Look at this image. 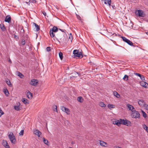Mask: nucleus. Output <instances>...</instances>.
Returning <instances> with one entry per match:
<instances>
[{
    "instance_id": "57",
    "label": "nucleus",
    "mask_w": 148,
    "mask_h": 148,
    "mask_svg": "<svg viewBox=\"0 0 148 148\" xmlns=\"http://www.w3.org/2000/svg\"><path fill=\"white\" fill-rule=\"evenodd\" d=\"M146 34H147V35H148V32H146Z\"/></svg>"
},
{
    "instance_id": "50",
    "label": "nucleus",
    "mask_w": 148,
    "mask_h": 148,
    "mask_svg": "<svg viewBox=\"0 0 148 148\" xmlns=\"http://www.w3.org/2000/svg\"><path fill=\"white\" fill-rule=\"evenodd\" d=\"M42 13L44 16H45L46 15V13L45 11H42Z\"/></svg>"
},
{
    "instance_id": "28",
    "label": "nucleus",
    "mask_w": 148,
    "mask_h": 148,
    "mask_svg": "<svg viewBox=\"0 0 148 148\" xmlns=\"http://www.w3.org/2000/svg\"><path fill=\"white\" fill-rule=\"evenodd\" d=\"M77 100L78 101L81 103L82 102L83 100L82 97H78L77 98Z\"/></svg>"
},
{
    "instance_id": "54",
    "label": "nucleus",
    "mask_w": 148,
    "mask_h": 148,
    "mask_svg": "<svg viewBox=\"0 0 148 148\" xmlns=\"http://www.w3.org/2000/svg\"><path fill=\"white\" fill-rule=\"evenodd\" d=\"M17 106H19L20 105V103L19 102H18L17 103Z\"/></svg>"
},
{
    "instance_id": "5",
    "label": "nucleus",
    "mask_w": 148,
    "mask_h": 148,
    "mask_svg": "<svg viewBox=\"0 0 148 148\" xmlns=\"http://www.w3.org/2000/svg\"><path fill=\"white\" fill-rule=\"evenodd\" d=\"M73 53L74 54V56L75 57H77L79 58H82V55L80 52H79V51L77 50H75L73 51Z\"/></svg>"
},
{
    "instance_id": "12",
    "label": "nucleus",
    "mask_w": 148,
    "mask_h": 148,
    "mask_svg": "<svg viewBox=\"0 0 148 148\" xmlns=\"http://www.w3.org/2000/svg\"><path fill=\"white\" fill-rule=\"evenodd\" d=\"M127 106L128 108L129 109V110H131L132 112L134 110H135V109L133 107V106L131 105L130 104H127Z\"/></svg>"
},
{
    "instance_id": "16",
    "label": "nucleus",
    "mask_w": 148,
    "mask_h": 148,
    "mask_svg": "<svg viewBox=\"0 0 148 148\" xmlns=\"http://www.w3.org/2000/svg\"><path fill=\"white\" fill-rule=\"evenodd\" d=\"M135 75L139 77H140V79L142 80H145V77L143 75H142L138 73H135Z\"/></svg>"
},
{
    "instance_id": "22",
    "label": "nucleus",
    "mask_w": 148,
    "mask_h": 148,
    "mask_svg": "<svg viewBox=\"0 0 148 148\" xmlns=\"http://www.w3.org/2000/svg\"><path fill=\"white\" fill-rule=\"evenodd\" d=\"M115 105L113 104H108V107L110 109H111L112 108H115Z\"/></svg>"
},
{
    "instance_id": "33",
    "label": "nucleus",
    "mask_w": 148,
    "mask_h": 148,
    "mask_svg": "<svg viewBox=\"0 0 148 148\" xmlns=\"http://www.w3.org/2000/svg\"><path fill=\"white\" fill-rule=\"evenodd\" d=\"M17 74L21 78H22L24 76L23 75L19 72H18Z\"/></svg>"
},
{
    "instance_id": "45",
    "label": "nucleus",
    "mask_w": 148,
    "mask_h": 148,
    "mask_svg": "<svg viewBox=\"0 0 148 148\" xmlns=\"http://www.w3.org/2000/svg\"><path fill=\"white\" fill-rule=\"evenodd\" d=\"M4 114V112L3 111L1 110V109L0 108V116H1V115Z\"/></svg>"
},
{
    "instance_id": "30",
    "label": "nucleus",
    "mask_w": 148,
    "mask_h": 148,
    "mask_svg": "<svg viewBox=\"0 0 148 148\" xmlns=\"http://www.w3.org/2000/svg\"><path fill=\"white\" fill-rule=\"evenodd\" d=\"M114 95L117 98H119L120 97L119 95L116 91H115L113 92Z\"/></svg>"
},
{
    "instance_id": "9",
    "label": "nucleus",
    "mask_w": 148,
    "mask_h": 148,
    "mask_svg": "<svg viewBox=\"0 0 148 148\" xmlns=\"http://www.w3.org/2000/svg\"><path fill=\"white\" fill-rule=\"evenodd\" d=\"M34 134L38 136V137H40V135L41 134V133L39 130H36L34 131Z\"/></svg>"
},
{
    "instance_id": "24",
    "label": "nucleus",
    "mask_w": 148,
    "mask_h": 148,
    "mask_svg": "<svg viewBox=\"0 0 148 148\" xmlns=\"http://www.w3.org/2000/svg\"><path fill=\"white\" fill-rule=\"evenodd\" d=\"M36 1L35 0H29L28 2H26V3H28V5H29L32 3H36Z\"/></svg>"
},
{
    "instance_id": "17",
    "label": "nucleus",
    "mask_w": 148,
    "mask_h": 148,
    "mask_svg": "<svg viewBox=\"0 0 148 148\" xmlns=\"http://www.w3.org/2000/svg\"><path fill=\"white\" fill-rule=\"evenodd\" d=\"M73 75H72V76L70 77V78L71 79L72 78V77H77V76L76 75H78V76H80V74L78 72H75L73 74Z\"/></svg>"
},
{
    "instance_id": "32",
    "label": "nucleus",
    "mask_w": 148,
    "mask_h": 148,
    "mask_svg": "<svg viewBox=\"0 0 148 148\" xmlns=\"http://www.w3.org/2000/svg\"><path fill=\"white\" fill-rule=\"evenodd\" d=\"M6 83L7 84L10 86L11 87L12 86V84L10 82V81L8 80L6 81Z\"/></svg>"
},
{
    "instance_id": "7",
    "label": "nucleus",
    "mask_w": 148,
    "mask_h": 148,
    "mask_svg": "<svg viewBox=\"0 0 148 148\" xmlns=\"http://www.w3.org/2000/svg\"><path fill=\"white\" fill-rule=\"evenodd\" d=\"M121 38L124 41L127 43L128 45L130 46H133V43L130 40L127 39L125 37L123 36H121Z\"/></svg>"
},
{
    "instance_id": "40",
    "label": "nucleus",
    "mask_w": 148,
    "mask_h": 148,
    "mask_svg": "<svg viewBox=\"0 0 148 148\" xmlns=\"http://www.w3.org/2000/svg\"><path fill=\"white\" fill-rule=\"evenodd\" d=\"M21 44L22 45H24L25 44V40L23 39L21 42Z\"/></svg>"
},
{
    "instance_id": "19",
    "label": "nucleus",
    "mask_w": 148,
    "mask_h": 148,
    "mask_svg": "<svg viewBox=\"0 0 148 148\" xmlns=\"http://www.w3.org/2000/svg\"><path fill=\"white\" fill-rule=\"evenodd\" d=\"M28 98L29 99H32V94L29 91H28L27 94Z\"/></svg>"
},
{
    "instance_id": "46",
    "label": "nucleus",
    "mask_w": 148,
    "mask_h": 148,
    "mask_svg": "<svg viewBox=\"0 0 148 148\" xmlns=\"http://www.w3.org/2000/svg\"><path fill=\"white\" fill-rule=\"evenodd\" d=\"M69 39H70V41H72V36L71 35V33L70 34V35L69 36Z\"/></svg>"
},
{
    "instance_id": "53",
    "label": "nucleus",
    "mask_w": 148,
    "mask_h": 148,
    "mask_svg": "<svg viewBox=\"0 0 148 148\" xmlns=\"http://www.w3.org/2000/svg\"><path fill=\"white\" fill-rule=\"evenodd\" d=\"M22 31L23 32V35H24V30L23 29H21V32H22Z\"/></svg>"
},
{
    "instance_id": "42",
    "label": "nucleus",
    "mask_w": 148,
    "mask_h": 148,
    "mask_svg": "<svg viewBox=\"0 0 148 148\" xmlns=\"http://www.w3.org/2000/svg\"><path fill=\"white\" fill-rule=\"evenodd\" d=\"M66 108L64 106H62L61 107V109L64 112L66 111Z\"/></svg>"
},
{
    "instance_id": "34",
    "label": "nucleus",
    "mask_w": 148,
    "mask_h": 148,
    "mask_svg": "<svg viewBox=\"0 0 148 148\" xmlns=\"http://www.w3.org/2000/svg\"><path fill=\"white\" fill-rule=\"evenodd\" d=\"M43 141L45 144L47 145L48 142L47 139H45L44 138H43Z\"/></svg>"
},
{
    "instance_id": "43",
    "label": "nucleus",
    "mask_w": 148,
    "mask_h": 148,
    "mask_svg": "<svg viewBox=\"0 0 148 148\" xmlns=\"http://www.w3.org/2000/svg\"><path fill=\"white\" fill-rule=\"evenodd\" d=\"M76 15L77 16V18L78 19H79L80 21L82 20V19L81 17L79 16V15H78L76 14Z\"/></svg>"
},
{
    "instance_id": "38",
    "label": "nucleus",
    "mask_w": 148,
    "mask_h": 148,
    "mask_svg": "<svg viewBox=\"0 0 148 148\" xmlns=\"http://www.w3.org/2000/svg\"><path fill=\"white\" fill-rule=\"evenodd\" d=\"M66 112L67 114H69L70 113V110L69 109L67 108H66V111L64 112Z\"/></svg>"
},
{
    "instance_id": "39",
    "label": "nucleus",
    "mask_w": 148,
    "mask_h": 148,
    "mask_svg": "<svg viewBox=\"0 0 148 148\" xmlns=\"http://www.w3.org/2000/svg\"><path fill=\"white\" fill-rule=\"evenodd\" d=\"M58 82L60 83L59 84L61 85L63 83V79H60L58 80Z\"/></svg>"
},
{
    "instance_id": "51",
    "label": "nucleus",
    "mask_w": 148,
    "mask_h": 148,
    "mask_svg": "<svg viewBox=\"0 0 148 148\" xmlns=\"http://www.w3.org/2000/svg\"><path fill=\"white\" fill-rule=\"evenodd\" d=\"M59 29L60 30V31H62V32H66V30H65L64 29L63 30V29Z\"/></svg>"
},
{
    "instance_id": "36",
    "label": "nucleus",
    "mask_w": 148,
    "mask_h": 148,
    "mask_svg": "<svg viewBox=\"0 0 148 148\" xmlns=\"http://www.w3.org/2000/svg\"><path fill=\"white\" fill-rule=\"evenodd\" d=\"M14 109L17 111L20 110V107L18 106H15L14 107Z\"/></svg>"
},
{
    "instance_id": "21",
    "label": "nucleus",
    "mask_w": 148,
    "mask_h": 148,
    "mask_svg": "<svg viewBox=\"0 0 148 148\" xmlns=\"http://www.w3.org/2000/svg\"><path fill=\"white\" fill-rule=\"evenodd\" d=\"M58 29V28L54 26L50 30L54 32H57Z\"/></svg>"
},
{
    "instance_id": "55",
    "label": "nucleus",
    "mask_w": 148,
    "mask_h": 148,
    "mask_svg": "<svg viewBox=\"0 0 148 148\" xmlns=\"http://www.w3.org/2000/svg\"><path fill=\"white\" fill-rule=\"evenodd\" d=\"M8 61L10 63H11L12 62L11 61L10 59Z\"/></svg>"
},
{
    "instance_id": "10",
    "label": "nucleus",
    "mask_w": 148,
    "mask_h": 148,
    "mask_svg": "<svg viewBox=\"0 0 148 148\" xmlns=\"http://www.w3.org/2000/svg\"><path fill=\"white\" fill-rule=\"evenodd\" d=\"M2 144L5 148H10L6 140H3Z\"/></svg>"
},
{
    "instance_id": "20",
    "label": "nucleus",
    "mask_w": 148,
    "mask_h": 148,
    "mask_svg": "<svg viewBox=\"0 0 148 148\" xmlns=\"http://www.w3.org/2000/svg\"><path fill=\"white\" fill-rule=\"evenodd\" d=\"M0 27L3 31H5L6 30V28L5 27L3 24H1L0 25Z\"/></svg>"
},
{
    "instance_id": "29",
    "label": "nucleus",
    "mask_w": 148,
    "mask_h": 148,
    "mask_svg": "<svg viewBox=\"0 0 148 148\" xmlns=\"http://www.w3.org/2000/svg\"><path fill=\"white\" fill-rule=\"evenodd\" d=\"M143 127L144 129L148 133V127L147 126L145 125L144 124L143 125Z\"/></svg>"
},
{
    "instance_id": "6",
    "label": "nucleus",
    "mask_w": 148,
    "mask_h": 148,
    "mask_svg": "<svg viewBox=\"0 0 148 148\" xmlns=\"http://www.w3.org/2000/svg\"><path fill=\"white\" fill-rule=\"evenodd\" d=\"M120 120L121 124H122L127 126H128L129 124L131 123V122L130 121L126 120L120 119Z\"/></svg>"
},
{
    "instance_id": "27",
    "label": "nucleus",
    "mask_w": 148,
    "mask_h": 148,
    "mask_svg": "<svg viewBox=\"0 0 148 148\" xmlns=\"http://www.w3.org/2000/svg\"><path fill=\"white\" fill-rule=\"evenodd\" d=\"M3 92L5 94L6 96H8L9 94V92L8 90L7 89H5L3 90Z\"/></svg>"
},
{
    "instance_id": "15",
    "label": "nucleus",
    "mask_w": 148,
    "mask_h": 148,
    "mask_svg": "<svg viewBox=\"0 0 148 148\" xmlns=\"http://www.w3.org/2000/svg\"><path fill=\"white\" fill-rule=\"evenodd\" d=\"M100 145L101 146H103L106 147H107V144L106 142H105L101 140H100Z\"/></svg>"
},
{
    "instance_id": "48",
    "label": "nucleus",
    "mask_w": 148,
    "mask_h": 148,
    "mask_svg": "<svg viewBox=\"0 0 148 148\" xmlns=\"http://www.w3.org/2000/svg\"><path fill=\"white\" fill-rule=\"evenodd\" d=\"M47 50L48 51H49L51 50V47H47Z\"/></svg>"
},
{
    "instance_id": "1",
    "label": "nucleus",
    "mask_w": 148,
    "mask_h": 148,
    "mask_svg": "<svg viewBox=\"0 0 148 148\" xmlns=\"http://www.w3.org/2000/svg\"><path fill=\"white\" fill-rule=\"evenodd\" d=\"M11 142L13 144H15L16 142V140L15 137L13 134V133L11 132H10L8 135Z\"/></svg>"
},
{
    "instance_id": "3",
    "label": "nucleus",
    "mask_w": 148,
    "mask_h": 148,
    "mask_svg": "<svg viewBox=\"0 0 148 148\" xmlns=\"http://www.w3.org/2000/svg\"><path fill=\"white\" fill-rule=\"evenodd\" d=\"M135 12L136 15L139 17H144L145 15V13L142 10H136Z\"/></svg>"
},
{
    "instance_id": "44",
    "label": "nucleus",
    "mask_w": 148,
    "mask_h": 148,
    "mask_svg": "<svg viewBox=\"0 0 148 148\" xmlns=\"http://www.w3.org/2000/svg\"><path fill=\"white\" fill-rule=\"evenodd\" d=\"M142 113L143 117L145 118L147 116L146 113L143 111H142Z\"/></svg>"
},
{
    "instance_id": "41",
    "label": "nucleus",
    "mask_w": 148,
    "mask_h": 148,
    "mask_svg": "<svg viewBox=\"0 0 148 148\" xmlns=\"http://www.w3.org/2000/svg\"><path fill=\"white\" fill-rule=\"evenodd\" d=\"M24 133V130H22L19 133V136H23V135Z\"/></svg>"
},
{
    "instance_id": "35",
    "label": "nucleus",
    "mask_w": 148,
    "mask_h": 148,
    "mask_svg": "<svg viewBox=\"0 0 148 148\" xmlns=\"http://www.w3.org/2000/svg\"><path fill=\"white\" fill-rule=\"evenodd\" d=\"M128 76L127 75H124L123 79L126 81H127L128 80Z\"/></svg>"
},
{
    "instance_id": "11",
    "label": "nucleus",
    "mask_w": 148,
    "mask_h": 148,
    "mask_svg": "<svg viewBox=\"0 0 148 148\" xmlns=\"http://www.w3.org/2000/svg\"><path fill=\"white\" fill-rule=\"evenodd\" d=\"M140 85L144 87L145 88H147L148 85V84L145 82L142 81L140 82Z\"/></svg>"
},
{
    "instance_id": "4",
    "label": "nucleus",
    "mask_w": 148,
    "mask_h": 148,
    "mask_svg": "<svg viewBox=\"0 0 148 148\" xmlns=\"http://www.w3.org/2000/svg\"><path fill=\"white\" fill-rule=\"evenodd\" d=\"M131 114V116L132 118H139L140 117V115L139 113L135 110H134Z\"/></svg>"
},
{
    "instance_id": "14",
    "label": "nucleus",
    "mask_w": 148,
    "mask_h": 148,
    "mask_svg": "<svg viewBox=\"0 0 148 148\" xmlns=\"http://www.w3.org/2000/svg\"><path fill=\"white\" fill-rule=\"evenodd\" d=\"M138 104L140 106H143L145 104V102L143 99L139 100L138 101Z\"/></svg>"
},
{
    "instance_id": "23",
    "label": "nucleus",
    "mask_w": 148,
    "mask_h": 148,
    "mask_svg": "<svg viewBox=\"0 0 148 148\" xmlns=\"http://www.w3.org/2000/svg\"><path fill=\"white\" fill-rule=\"evenodd\" d=\"M99 106H100L101 107H105L106 106V105H105L103 102H99Z\"/></svg>"
},
{
    "instance_id": "56",
    "label": "nucleus",
    "mask_w": 148,
    "mask_h": 148,
    "mask_svg": "<svg viewBox=\"0 0 148 148\" xmlns=\"http://www.w3.org/2000/svg\"><path fill=\"white\" fill-rule=\"evenodd\" d=\"M16 37H17V36H16L15 35L14 36V38H16Z\"/></svg>"
},
{
    "instance_id": "25",
    "label": "nucleus",
    "mask_w": 148,
    "mask_h": 148,
    "mask_svg": "<svg viewBox=\"0 0 148 148\" xmlns=\"http://www.w3.org/2000/svg\"><path fill=\"white\" fill-rule=\"evenodd\" d=\"M22 101L25 104H27L28 103V100L26 99L22 98Z\"/></svg>"
},
{
    "instance_id": "2",
    "label": "nucleus",
    "mask_w": 148,
    "mask_h": 148,
    "mask_svg": "<svg viewBox=\"0 0 148 148\" xmlns=\"http://www.w3.org/2000/svg\"><path fill=\"white\" fill-rule=\"evenodd\" d=\"M101 1H104V3L106 4H108L110 7V9H115L114 5L111 4V0H101Z\"/></svg>"
},
{
    "instance_id": "31",
    "label": "nucleus",
    "mask_w": 148,
    "mask_h": 148,
    "mask_svg": "<svg viewBox=\"0 0 148 148\" xmlns=\"http://www.w3.org/2000/svg\"><path fill=\"white\" fill-rule=\"evenodd\" d=\"M53 32L50 30V34L51 37H54L55 35V34L53 33Z\"/></svg>"
},
{
    "instance_id": "47",
    "label": "nucleus",
    "mask_w": 148,
    "mask_h": 148,
    "mask_svg": "<svg viewBox=\"0 0 148 148\" xmlns=\"http://www.w3.org/2000/svg\"><path fill=\"white\" fill-rule=\"evenodd\" d=\"M144 107L145 108V109L147 110H148V105L147 104H145L144 106Z\"/></svg>"
},
{
    "instance_id": "26",
    "label": "nucleus",
    "mask_w": 148,
    "mask_h": 148,
    "mask_svg": "<svg viewBox=\"0 0 148 148\" xmlns=\"http://www.w3.org/2000/svg\"><path fill=\"white\" fill-rule=\"evenodd\" d=\"M33 23L34 24L36 28V31H39L40 29L39 26H38L37 24L35 23Z\"/></svg>"
},
{
    "instance_id": "13",
    "label": "nucleus",
    "mask_w": 148,
    "mask_h": 148,
    "mask_svg": "<svg viewBox=\"0 0 148 148\" xmlns=\"http://www.w3.org/2000/svg\"><path fill=\"white\" fill-rule=\"evenodd\" d=\"M11 21V18L9 16H7L5 18V21L8 23H10Z\"/></svg>"
},
{
    "instance_id": "8",
    "label": "nucleus",
    "mask_w": 148,
    "mask_h": 148,
    "mask_svg": "<svg viewBox=\"0 0 148 148\" xmlns=\"http://www.w3.org/2000/svg\"><path fill=\"white\" fill-rule=\"evenodd\" d=\"M38 81L37 79H32L30 83V84L34 86H36L38 84Z\"/></svg>"
},
{
    "instance_id": "18",
    "label": "nucleus",
    "mask_w": 148,
    "mask_h": 148,
    "mask_svg": "<svg viewBox=\"0 0 148 148\" xmlns=\"http://www.w3.org/2000/svg\"><path fill=\"white\" fill-rule=\"evenodd\" d=\"M113 124H114L118 126H119L121 124L120 120H115V121H113Z\"/></svg>"
},
{
    "instance_id": "52",
    "label": "nucleus",
    "mask_w": 148,
    "mask_h": 148,
    "mask_svg": "<svg viewBox=\"0 0 148 148\" xmlns=\"http://www.w3.org/2000/svg\"><path fill=\"white\" fill-rule=\"evenodd\" d=\"M114 148H122L121 147H120L117 146H115L114 147Z\"/></svg>"
},
{
    "instance_id": "37",
    "label": "nucleus",
    "mask_w": 148,
    "mask_h": 148,
    "mask_svg": "<svg viewBox=\"0 0 148 148\" xmlns=\"http://www.w3.org/2000/svg\"><path fill=\"white\" fill-rule=\"evenodd\" d=\"M59 57L61 60H62L63 58V54L61 52H60L59 53Z\"/></svg>"
},
{
    "instance_id": "49",
    "label": "nucleus",
    "mask_w": 148,
    "mask_h": 148,
    "mask_svg": "<svg viewBox=\"0 0 148 148\" xmlns=\"http://www.w3.org/2000/svg\"><path fill=\"white\" fill-rule=\"evenodd\" d=\"M54 107H55L56 108L54 109V111L57 112V106H55Z\"/></svg>"
}]
</instances>
